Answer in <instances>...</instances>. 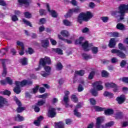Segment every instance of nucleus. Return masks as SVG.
Wrapping results in <instances>:
<instances>
[{
    "label": "nucleus",
    "mask_w": 128,
    "mask_h": 128,
    "mask_svg": "<svg viewBox=\"0 0 128 128\" xmlns=\"http://www.w3.org/2000/svg\"><path fill=\"white\" fill-rule=\"evenodd\" d=\"M82 56L83 58H84V60H90L92 58V56L90 54H82Z\"/></svg>",
    "instance_id": "nucleus-36"
},
{
    "label": "nucleus",
    "mask_w": 128,
    "mask_h": 128,
    "mask_svg": "<svg viewBox=\"0 0 128 128\" xmlns=\"http://www.w3.org/2000/svg\"><path fill=\"white\" fill-rule=\"evenodd\" d=\"M48 94L46 93L44 94H43L42 95H40L38 98H44L46 99V98H48Z\"/></svg>",
    "instance_id": "nucleus-54"
},
{
    "label": "nucleus",
    "mask_w": 128,
    "mask_h": 128,
    "mask_svg": "<svg viewBox=\"0 0 128 128\" xmlns=\"http://www.w3.org/2000/svg\"><path fill=\"white\" fill-rule=\"evenodd\" d=\"M104 122V119L102 117H98L96 120V128H100L102 122Z\"/></svg>",
    "instance_id": "nucleus-21"
},
{
    "label": "nucleus",
    "mask_w": 128,
    "mask_h": 128,
    "mask_svg": "<svg viewBox=\"0 0 128 128\" xmlns=\"http://www.w3.org/2000/svg\"><path fill=\"white\" fill-rule=\"evenodd\" d=\"M55 128H64V123L63 122H55Z\"/></svg>",
    "instance_id": "nucleus-22"
},
{
    "label": "nucleus",
    "mask_w": 128,
    "mask_h": 128,
    "mask_svg": "<svg viewBox=\"0 0 128 128\" xmlns=\"http://www.w3.org/2000/svg\"><path fill=\"white\" fill-rule=\"evenodd\" d=\"M75 74H78V76H84V70H80L78 71H76Z\"/></svg>",
    "instance_id": "nucleus-37"
},
{
    "label": "nucleus",
    "mask_w": 128,
    "mask_h": 128,
    "mask_svg": "<svg viewBox=\"0 0 128 128\" xmlns=\"http://www.w3.org/2000/svg\"><path fill=\"white\" fill-rule=\"evenodd\" d=\"M114 122L112 121H111L108 123H106L104 126H102V128H110V126H114Z\"/></svg>",
    "instance_id": "nucleus-30"
},
{
    "label": "nucleus",
    "mask_w": 128,
    "mask_h": 128,
    "mask_svg": "<svg viewBox=\"0 0 128 128\" xmlns=\"http://www.w3.org/2000/svg\"><path fill=\"white\" fill-rule=\"evenodd\" d=\"M46 24V19L44 18H40L39 24Z\"/></svg>",
    "instance_id": "nucleus-55"
},
{
    "label": "nucleus",
    "mask_w": 128,
    "mask_h": 128,
    "mask_svg": "<svg viewBox=\"0 0 128 128\" xmlns=\"http://www.w3.org/2000/svg\"><path fill=\"white\" fill-rule=\"evenodd\" d=\"M74 116H76L78 118H80L82 114L78 111V109H74Z\"/></svg>",
    "instance_id": "nucleus-43"
},
{
    "label": "nucleus",
    "mask_w": 128,
    "mask_h": 128,
    "mask_svg": "<svg viewBox=\"0 0 128 128\" xmlns=\"http://www.w3.org/2000/svg\"><path fill=\"white\" fill-rule=\"evenodd\" d=\"M44 70H46V72H44V71H42L41 72V75L44 78H46V76L50 74L51 68L50 66H44Z\"/></svg>",
    "instance_id": "nucleus-9"
},
{
    "label": "nucleus",
    "mask_w": 128,
    "mask_h": 128,
    "mask_svg": "<svg viewBox=\"0 0 128 128\" xmlns=\"http://www.w3.org/2000/svg\"><path fill=\"white\" fill-rule=\"evenodd\" d=\"M84 90V87L80 84L78 86V92H82Z\"/></svg>",
    "instance_id": "nucleus-63"
},
{
    "label": "nucleus",
    "mask_w": 128,
    "mask_h": 128,
    "mask_svg": "<svg viewBox=\"0 0 128 128\" xmlns=\"http://www.w3.org/2000/svg\"><path fill=\"white\" fill-rule=\"evenodd\" d=\"M16 82H20L19 81H16L15 84H16V87L13 90L14 92H15L16 94H18L20 92H22V90H20V87H22L23 86H22L20 84H16Z\"/></svg>",
    "instance_id": "nucleus-11"
},
{
    "label": "nucleus",
    "mask_w": 128,
    "mask_h": 128,
    "mask_svg": "<svg viewBox=\"0 0 128 128\" xmlns=\"http://www.w3.org/2000/svg\"><path fill=\"white\" fill-rule=\"evenodd\" d=\"M71 100H72V102H78V98H76V96L75 95H72V96H71Z\"/></svg>",
    "instance_id": "nucleus-48"
},
{
    "label": "nucleus",
    "mask_w": 128,
    "mask_h": 128,
    "mask_svg": "<svg viewBox=\"0 0 128 128\" xmlns=\"http://www.w3.org/2000/svg\"><path fill=\"white\" fill-rule=\"evenodd\" d=\"M38 88H40L38 86H36L32 89L30 90V92H31V94H36V92H38Z\"/></svg>",
    "instance_id": "nucleus-34"
},
{
    "label": "nucleus",
    "mask_w": 128,
    "mask_h": 128,
    "mask_svg": "<svg viewBox=\"0 0 128 128\" xmlns=\"http://www.w3.org/2000/svg\"><path fill=\"white\" fill-rule=\"evenodd\" d=\"M63 24L66 26H72V22L68 21V20H63Z\"/></svg>",
    "instance_id": "nucleus-29"
},
{
    "label": "nucleus",
    "mask_w": 128,
    "mask_h": 128,
    "mask_svg": "<svg viewBox=\"0 0 128 128\" xmlns=\"http://www.w3.org/2000/svg\"><path fill=\"white\" fill-rule=\"evenodd\" d=\"M8 52V48H4L2 50H0V54H1L0 56H4Z\"/></svg>",
    "instance_id": "nucleus-33"
},
{
    "label": "nucleus",
    "mask_w": 128,
    "mask_h": 128,
    "mask_svg": "<svg viewBox=\"0 0 128 128\" xmlns=\"http://www.w3.org/2000/svg\"><path fill=\"white\" fill-rule=\"evenodd\" d=\"M94 71H92L90 72L88 78V80H92L94 78Z\"/></svg>",
    "instance_id": "nucleus-45"
},
{
    "label": "nucleus",
    "mask_w": 128,
    "mask_h": 128,
    "mask_svg": "<svg viewBox=\"0 0 128 128\" xmlns=\"http://www.w3.org/2000/svg\"><path fill=\"white\" fill-rule=\"evenodd\" d=\"M60 34L64 38H68L70 36V33L67 30H62Z\"/></svg>",
    "instance_id": "nucleus-28"
},
{
    "label": "nucleus",
    "mask_w": 128,
    "mask_h": 128,
    "mask_svg": "<svg viewBox=\"0 0 128 128\" xmlns=\"http://www.w3.org/2000/svg\"><path fill=\"white\" fill-rule=\"evenodd\" d=\"M2 66H3V72H2V76H6V74L8 73V71L6 70V65L4 64L6 62L7 60L6 59L2 60Z\"/></svg>",
    "instance_id": "nucleus-15"
},
{
    "label": "nucleus",
    "mask_w": 128,
    "mask_h": 128,
    "mask_svg": "<svg viewBox=\"0 0 128 128\" xmlns=\"http://www.w3.org/2000/svg\"><path fill=\"white\" fill-rule=\"evenodd\" d=\"M56 113V109L54 108H50L48 112V118H54Z\"/></svg>",
    "instance_id": "nucleus-17"
},
{
    "label": "nucleus",
    "mask_w": 128,
    "mask_h": 128,
    "mask_svg": "<svg viewBox=\"0 0 128 128\" xmlns=\"http://www.w3.org/2000/svg\"><path fill=\"white\" fill-rule=\"evenodd\" d=\"M105 86L107 88H114L113 91L114 92H116L120 90V87L116 86L114 83L106 82L105 83Z\"/></svg>",
    "instance_id": "nucleus-4"
},
{
    "label": "nucleus",
    "mask_w": 128,
    "mask_h": 128,
    "mask_svg": "<svg viewBox=\"0 0 128 128\" xmlns=\"http://www.w3.org/2000/svg\"><path fill=\"white\" fill-rule=\"evenodd\" d=\"M122 82H126V84H128V77H124L122 78Z\"/></svg>",
    "instance_id": "nucleus-64"
},
{
    "label": "nucleus",
    "mask_w": 128,
    "mask_h": 128,
    "mask_svg": "<svg viewBox=\"0 0 128 128\" xmlns=\"http://www.w3.org/2000/svg\"><path fill=\"white\" fill-rule=\"evenodd\" d=\"M46 64H52V60H50V58L45 56L44 58H40L39 62V66L38 68H35V70L38 72V70H40L42 68V66H44Z\"/></svg>",
    "instance_id": "nucleus-3"
},
{
    "label": "nucleus",
    "mask_w": 128,
    "mask_h": 128,
    "mask_svg": "<svg viewBox=\"0 0 128 128\" xmlns=\"http://www.w3.org/2000/svg\"><path fill=\"white\" fill-rule=\"evenodd\" d=\"M17 44V48L19 50V54L20 56H23L24 54V43L20 41L16 42Z\"/></svg>",
    "instance_id": "nucleus-6"
},
{
    "label": "nucleus",
    "mask_w": 128,
    "mask_h": 128,
    "mask_svg": "<svg viewBox=\"0 0 128 128\" xmlns=\"http://www.w3.org/2000/svg\"><path fill=\"white\" fill-rule=\"evenodd\" d=\"M40 16H46V10L44 9H40L39 10Z\"/></svg>",
    "instance_id": "nucleus-41"
},
{
    "label": "nucleus",
    "mask_w": 128,
    "mask_h": 128,
    "mask_svg": "<svg viewBox=\"0 0 128 128\" xmlns=\"http://www.w3.org/2000/svg\"><path fill=\"white\" fill-rule=\"evenodd\" d=\"M46 100H38L36 104L38 106H44V104H46Z\"/></svg>",
    "instance_id": "nucleus-27"
},
{
    "label": "nucleus",
    "mask_w": 128,
    "mask_h": 128,
    "mask_svg": "<svg viewBox=\"0 0 128 128\" xmlns=\"http://www.w3.org/2000/svg\"><path fill=\"white\" fill-rule=\"evenodd\" d=\"M115 46H116V40L114 39V38H112L110 40L108 46L109 48H114Z\"/></svg>",
    "instance_id": "nucleus-24"
},
{
    "label": "nucleus",
    "mask_w": 128,
    "mask_h": 128,
    "mask_svg": "<svg viewBox=\"0 0 128 128\" xmlns=\"http://www.w3.org/2000/svg\"><path fill=\"white\" fill-rule=\"evenodd\" d=\"M111 52L112 54H116V56L121 58H126V56L124 53L118 49H113L111 50Z\"/></svg>",
    "instance_id": "nucleus-7"
},
{
    "label": "nucleus",
    "mask_w": 128,
    "mask_h": 128,
    "mask_svg": "<svg viewBox=\"0 0 128 128\" xmlns=\"http://www.w3.org/2000/svg\"><path fill=\"white\" fill-rule=\"evenodd\" d=\"M104 114L106 116H110L114 114V110L112 109H108L104 111Z\"/></svg>",
    "instance_id": "nucleus-32"
},
{
    "label": "nucleus",
    "mask_w": 128,
    "mask_h": 128,
    "mask_svg": "<svg viewBox=\"0 0 128 128\" xmlns=\"http://www.w3.org/2000/svg\"><path fill=\"white\" fill-rule=\"evenodd\" d=\"M102 78H107L108 76V73L106 70H103L102 72Z\"/></svg>",
    "instance_id": "nucleus-46"
},
{
    "label": "nucleus",
    "mask_w": 128,
    "mask_h": 128,
    "mask_svg": "<svg viewBox=\"0 0 128 128\" xmlns=\"http://www.w3.org/2000/svg\"><path fill=\"white\" fill-rule=\"evenodd\" d=\"M24 120V117L20 114H18L17 116L15 117V120H16V122H22V120Z\"/></svg>",
    "instance_id": "nucleus-31"
},
{
    "label": "nucleus",
    "mask_w": 128,
    "mask_h": 128,
    "mask_svg": "<svg viewBox=\"0 0 128 128\" xmlns=\"http://www.w3.org/2000/svg\"><path fill=\"white\" fill-rule=\"evenodd\" d=\"M11 19L12 22H17V20H18V16L16 15L12 16Z\"/></svg>",
    "instance_id": "nucleus-53"
},
{
    "label": "nucleus",
    "mask_w": 128,
    "mask_h": 128,
    "mask_svg": "<svg viewBox=\"0 0 128 128\" xmlns=\"http://www.w3.org/2000/svg\"><path fill=\"white\" fill-rule=\"evenodd\" d=\"M126 61L123 60L121 62L120 64V66L122 68H124V66H126Z\"/></svg>",
    "instance_id": "nucleus-59"
},
{
    "label": "nucleus",
    "mask_w": 128,
    "mask_h": 128,
    "mask_svg": "<svg viewBox=\"0 0 128 128\" xmlns=\"http://www.w3.org/2000/svg\"><path fill=\"white\" fill-rule=\"evenodd\" d=\"M46 28L44 26H40L38 28L40 32H44V30Z\"/></svg>",
    "instance_id": "nucleus-61"
},
{
    "label": "nucleus",
    "mask_w": 128,
    "mask_h": 128,
    "mask_svg": "<svg viewBox=\"0 0 128 128\" xmlns=\"http://www.w3.org/2000/svg\"><path fill=\"white\" fill-rule=\"evenodd\" d=\"M50 42L52 46H56L57 44L56 41L53 38H50Z\"/></svg>",
    "instance_id": "nucleus-56"
},
{
    "label": "nucleus",
    "mask_w": 128,
    "mask_h": 128,
    "mask_svg": "<svg viewBox=\"0 0 128 128\" xmlns=\"http://www.w3.org/2000/svg\"><path fill=\"white\" fill-rule=\"evenodd\" d=\"M92 94L94 96H98V92H96V90H92Z\"/></svg>",
    "instance_id": "nucleus-62"
},
{
    "label": "nucleus",
    "mask_w": 128,
    "mask_h": 128,
    "mask_svg": "<svg viewBox=\"0 0 128 128\" xmlns=\"http://www.w3.org/2000/svg\"><path fill=\"white\" fill-rule=\"evenodd\" d=\"M88 32H90V28H85L82 30V32H83V34Z\"/></svg>",
    "instance_id": "nucleus-60"
},
{
    "label": "nucleus",
    "mask_w": 128,
    "mask_h": 128,
    "mask_svg": "<svg viewBox=\"0 0 128 128\" xmlns=\"http://www.w3.org/2000/svg\"><path fill=\"white\" fill-rule=\"evenodd\" d=\"M90 104H92V106H94V104H96V101L94 98H90Z\"/></svg>",
    "instance_id": "nucleus-51"
},
{
    "label": "nucleus",
    "mask_w": 128,
    "mask_h": 128,
    "mask_svg": "<svg viewBox=\"0 0 128 128\" xmlns=\"http://www.w3.org/2000/svg\"><path fill=\"white\" fill-rule=\"evenodd\" d=\"M94 108L96 112H102V110H104V108L98 106H94Z\"/></svg>",
    "instance_id": "nucleus-40"
},
{
    "label": "nucleus",
    "mask_w": 128,
    "mask_h": 128,
    "mask_svg": "<svg viewBox=\"0 0 128 128\" xmlns=\"http://www.w3.org/2000/svg\"><path fill=\"white\" fill-rule=\"evenodd\" d=\"M100 20L103 22H108L109 18L108 16H102L100 18Z\"/></svg>",
    "instance_id": "nucleus-42"
},
{
    "label": "nucleus",
    "mask_w": 128,
    "mask_h": 128,
    "mask_svg": "<svg viewBox=\"0 0 128 128\" xmlns=\"http://www.w3.org/2000/svg\"><path fill=\"white\" fill-rule=\"evenodd\" d=\"M116 28H118V30H126L124 25L122 23H119L116 25Z\"/></svg>",
    "instance_id": "nucleus-26"
},
{
    "label": "nucleus",
    "mask_w": 128,
    "mask_h": 128,
    "mask_svg": "<svg viewBox=\"0 0 128 128\" xmlns=\"http://www.w3.org/2000/svg\"><path fill=\"white\" fill-rule=\"evenodd\" d=\"M114 116L116 119L122 118V112L120 110H116Z\"/></svg>",
    "instance_id": "nucleus-23"
},
{
    "label": "nucleus",
    "mask_w": 128,
    "mask_h": 128,
    "mask_svg": "<svg viewBox=\"0 0 128 128\" xmlns=\"http://www.w3.org/2000/svg\"><path fill=\"white\" fill-rule=\"evenodd\" d=\"M54 52H56V54H63L62 50V49H60V48L54 49Z\"/></svg>",
    "instance_id": "nucleus-49"
},
{
    "label": "nucleus",
    "mask_w": 128,
    "mask_h": 128,
    "mask_svg": "<svg viewBox=\"0 0 128 128\" xmlns=\"http://www.w3.org/2000/svg\"><path fill=\"white\" fill-rule=\"evenodd\" d=\"M104 96H108V98H112L114 96V94L108 91H105L104 93Z\"/></svg>",
    "instance_id": "nucleus-25"
},
{
    "label": "nucleus",
    "mask_w": 128,
    "mask_h": 128,
    "mask_svg": "<svg viewBox=\"0 0 128 128\" xmlns=\"http://www.w3.org/2000/svg\"><path fill=\"white\" fill-rule=\"evenodd\" d=\"M80 12V8L78 6H77L76 8L70 9L69 12L65 15V18H70L73 14H78V12Z\"/></svg>",
    "instance_id": "nucleus-5"
},
{
    "label": "nucleus",
    "mask_w": 128,
    "mask_h": 128,
    "mask_svg": "<svg viewBox=\"0 0 128 128\" xmlns=\"http://www.w3.org/2000/svg\"><path fill=\"white\" fill-rule=\"evenodd\" d=\"M20 84L22 86H24L26 84H28V86L32 84V80H24L21 82H16V84Z\"/></svg>",
    "instance_id": "nucleus-16"
},
{
    "label": "nucleus",
    "mask_w": 128,
    "mask_h": 128,
    "mask_svg": "<svg viewBox=\"0 0 128 128\" xmlns=\"http://www.w3.org/2000/svg\"><path fill=\"white\" fill-rule=\"evenodd\" d=\"M116 100L118 102L119 104H122L126 102V96L124 94H122L116 98Z\"/></svg>",
    "instance_id": "nucleus-13"
},
{
    "label": "nucleus",
    "mask_w": 128,
    "mask_h": 128,
    "mask_svg": "<svg viewBox=\"0 0 128 128\" xmlns=\"http://www.w3.org/2000/svg\"><path fill=\"white\" fill-rule=\"evenodd\" d=\"M62 68L63 66L61 62H59L56 64V70H62Z\"/></svg>",
    "instance_id": "nucleus-35"
},
{
    "label": "nucleus",
    "mask_w": 128,
    "mask_h": 128,
    "mask_svg": "<svg viewBox=\"0 0 128 128\" xmlns=\"http://www.w3.org/2000/svg\"><path fill=\"white\" fill-rule=\"evenodd\" d=\"M10 54L12 56H16V50L14 48H12L10 50Z\"/></svg>",
    "instance_id": "nucleus-47"
},
{
    "label": "nucleus",
    "mask_w": 128,
    "mask_h": 128,
    "mask_svg": "<svg viewBox=\"0 0 128 128\" xmlns=\"http://www.w3.org/2000/svg\"><path fill=\"white\" fill-rule=\"evenodd\" d=\"M0 6H6V1L4 0H0Z\"/></svg>",
    "instance_id": "nucleus-57"
},
{
    "label": "nucleus",
    "mask_w": 128,
    "mask_h": 128,
    "mask_svg": "<svg viewBox=\"0 0 128 128\" xmlns=\"http://www.w3.org/2000/svg\"><path fill=\"white\" fill-rule=\"evenodd\" d=\"M92 54H98V47L94 46L92 48Z\"/></svg>",
    "instance_id": "nucleus-44"
},
{
    "label": "nucleus",
    "mask_w": 128,
    "mask_h": 128,
    "mask_svg": "<svg viewBox=\"0 0 128 128\" xmlns=\"http://www.w3.org/2000/svg\"><path fill=\"white\" fill-rule=\"evenodd\" d=\"M4 105L8 106V100L6 98L0 96V108H2Z\"/></svg>",
    "instance_id": "nucleus-14"
},
{
    "label": "nucleus",
    "mask_w": 128,
    "mask_h": 128,
    "mask_svg": "<svg viewBox=\"0 0 128 128\" xmlns=\"http://www.w3.org/2000/svg\"><path fill=\"white\" fill-rule=\"evenodd\" d=\"M20 62L22 66H26L28 64V60L26 58H23L20 60Z\"/></svg>",
    "instance_id": "nucleus-38"
},
{
    "label": "nucleus",
    "mask_w": 128,
    "mask_h": 128,
    "mask_svg": "<svg viewBox=\"0 0 128 128\" xmlns=\"http://www.w3.org/2000/svg\"><path fill=\"white\" fill-rule=\"evenodd\" d=\"M41 44L42 48H48V45L50 44V42H48V39L42 40Z\"/></svg>",
    "instance_id": "nucleus-20"
},
{
    "label": "nucleus",
    "mask_w": 128,
    "mask_h": 128,
    "mask_svg": "<svg viewBox=\"0 0 128 128\" xmlns=\"http://www.w3.org/2000/svg\"><path fill=\"white\" fill-rule=\"evenodd\" d=\"M6 80L9 84H12V80L10 77L6 78Z\"/></svg>",
    "instance_id": "nucleus-58"
},
{
    "label": "nucleus",
    "mask_w": 128,
    "mask_h": 128,
    "mask_svg": "<svg viewBox=\"0 0 128 128\" xmlns=\"http://www.w3.org/2000/svg\"><path fill=\"white\" fill-rule=\"evenodd\" d=\"M102 81H96L92 84V86L97 89V90H102L104 88V86H102Z\"/></svg>",
    "instance_id": "nucleus-10"
},
{
    "label": "nucleus",
    "mask_w": 128,
    "mask_h": 128,
    "mask_svg": "<svg viewBox=\"0 0 128 128\" xmlns=\"http://www.w3.org/2000/svg\"><path fill=\"white\" fill-rule=\"evenodd\" d=\"M22 22H24V24H25L27 26H28L30 28H32V23H30V22L26 20L24 18H23L22 19Z\"/></svg>",
    "instance_id": "nucleus-39"
},
{
    "label": "nucleus",
    "mask_w": 128,
    "mask_h": 128,
    "mask_svg": "<svg viewBox=\"0 0 128 128\" xmlns=\"http://www.w3.org/2000/svg\"><path fill=\"white\" fill-rule=\"evenodd\" d=\"M84 42V37H80L79 39L76 40L75 41V44H82V48L85 52H88V50H90V48L92 46V44H88V42L86 41Z\"/></svg>",
    "instance_id": "nucleus-1"
},
{
    "label": "nucleus",
    "mask_w": 128,
    "mask_h": 128,
    "mask_svg": "<svg viewBox=\"0 0 128 128\" xmlns=\"http://www.w3.org/2000/svg\"><path fill=\"white\" fill-rule=\"evenodd\" d=\"M46 8L52 18H58V13H56V10H50V5L48 4H46Z\"/></svg>",
    "instance_id": "nucleus-12"
},
{
    "label": "nucleus",
    "mask_w": 128,
    "mask_h": 128,
    "mask_svg": "<svg viewBox=\"0 0 128 128\" xmlns=\"http://www.w3.org/2000/svg\"><path fill=\"white\" fill-rule=\"evenodd\" d=\"M14 100L16 104H18V106L16 110L17 112H24V110H26V108L24 107H22V103H20V100H18V98H15Z\"/></svg>",
    "instance_id": "nucleus-8"
},
{
    "label": "nucleus",
    "mask_w": 128,
    "mask_h": 128,
    "mask_svg": "<svg viewBox=\"0 0 128 128\" xmlns=\"http://www.w3.org/2000/svg\"><path fill=\"white\" fill-rule=\"evenodd\" d=\"M63 101L65 104V106L66 108H72V104L70 105L68 104V102H70V99L68 98V96H64L63 98Z\"/></svg>",
    "instance_id": "nucleus-18"
},
{
    "label": "nucleus",
    "mask_w": 128,
    "mask_h": 128,
    "mask_svg": "<svg viewBox=\"0 0 128 128\" xmlns=\"http://www.w3.org/2000/svg\"><path fill=\"white\" fill-rule=\"evenodd\" d=\"M24 14L26 18H32V14L29 12H26L24 13Z\"/></svg>",
    "instance_id": "nucleus-52"
},
{
    "label": "nucleus",
    "mask_w": 128,
    "mask_h": 128,
    "mask_svg": "<svg viewBox=\"0 0 128 128\" xmlns=\"http://www.w3.org/2000/svg\"><path fill=\"white\" fill-rule=\"evenodd\" d=\"M30 2H32V0H18V3L20 6H24V4L28 6Z\"/></svg>",
    "instance_id": "nucleus-19"
},
{
    "label": "nucleus",
    "mask_w": 128,
    "mask_h": 128,
    "mask_svg": "<svg viewBox=\"0 0 128 128\" xmlns=\"http://www.w3.org/2000/svg\"><path fill=\"white\" fill-rule=\"evenodd\" d=\"M118 48L121 50H126V47L122 43L118 44Z\"/></svg>",
    "instance_id": "nucleus-50"
},
{
    "label": "nucleus",
    "mask_w": 128,
    "mask_h": 128,
    "mask_svg": "<svg viewBox=\"0 0 128 128\" xmlns=\"http://www.w3.org/2000/svg\"><path fill=\"white\" fill-rule=\"evenodd\" d=\"M92 18V14L90 12L80 13L78 16V22L82 24V22H88Z\"/></svg>",
    "instance_id": "nucleus-2"
}]
</instances>
